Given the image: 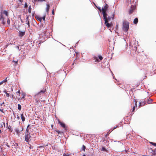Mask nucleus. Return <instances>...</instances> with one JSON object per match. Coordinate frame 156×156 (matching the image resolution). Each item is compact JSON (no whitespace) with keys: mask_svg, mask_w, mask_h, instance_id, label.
<instances>
[{"mask_svg":"<svg viewBox=\"0 0 156 156\" xmlns=\"http://www.w3.org/2000/svg\"><path fill=\"white\" fill-rule=\"evenodd\" d=\"M132 6H131V8L129 11V13L130 14L132 13L134 11V10H133V9H132V8H133Z\"/></svg>","mask_w":156,"mask_h":156,"instance_id":"14","label":"nucleus"},{"mask_svg":"<svg viewBox=\"0 0 156 156\" xmlns=\"http://www.w3.org/2000/svg\"><path fill=\"white\" fill-rule=\"evenodd\" d=\"M18 93H19L20 92V91H18Z\"/></svg>","mask_w":156,"mask_h":156,"instance_id":"49","label":"nucleus"},{"mask_svg":"<svg viewBox=\"0 0 156 156\" xmlns=\"http://www.w3.org/2000/svg\"><path fill=\"white\" fill-rule=\"evenodd\" d=\"M83 156H86L85 154H83Z\"/></svg>","mask_w":156,"mask_h":156,"instance_id":"47","label":"nucleus"},{"mask_svg":"<svg viewBox=\"0 0 156 156\" xmlns=\"http://www.w3.org/2000/svg\"><path fill=\"white\" fill-rule=\"evenodd\" d=\"M2 132H1V130L0 129V134Z\"/></svg>","mask_w":156,"mask_h":156,"instance_id":"46","label":"nucleus"},{"mask_svg":"<svg viewBox=\"0 0 156 156\" xmlns=\"http://www.w3.org/2000/svg\"><path fill=\"white\" fill-rule=\"evenodd\" d=\"M31 137L30 133H25L24 136L25 141L29 143L30 141V139Z\"/></svg>","mask_w":156,"mask_h":156,"instance_id":"3","label":"nucleus"},{"mask_svg":"<svg viewBox=\"0 0 156 156\" xmlns=\"http://www.w3.org/2000/svg\"><path fill=\"white\" fill-rule=\"evenodd\" d=\"M145 104V102L143 100H142L139 103V106H144Z\"/></svg>","mask_w":156,"mask_h":156,"instance_id":"9","label":"nucleus"},{"mask_svg":"<svg viewBox=\"0 0 156 156\" xmlns=\"http://www.w3.org/2000/svg\"><path fill=\"white\" fill-rule=\"evenodd\" d=\"M31 8L30 6L29 9H28V12L29 13H30L31 12Z\"/></svg>","mask_w":156,"mask_h":156,"instance_id":"22","label":"nucleus"},{"mask_svg":"<svg viewBox=\"0 0 156 156\" xmlns=\"http://www.w3.org/2000/svg\"><path fill=\"white\" fill-rule=\"evenodd\" d=\"M83 150L84 151H85V147L84 146V145H83Z\"/></svg>","mask_w":156,"mask_h":156,"instance_id":"34","label":"nucleus"},{"mask_svg":"<svg viewBox=\"0 0 156 156\" xmlns=\"http://www.w3.org/2000/svg\"><path fill=\"white\" fill-rule=\"evenodd\" d=\"M27 6V3H26V4H25V7H26V6Z\"/></svg>","mask_w":156,"mask_h":156,"instance_id":"44","label":"nucleus"},{"mask_svg":"<svg viewBox=\"0 0 156 156\" xmlns=\"http://www.w3.org/2000/svg\"><path fill=\"white\" fill-rule=\"evenodd\" d=\"M131 6H133L132 9H133V10H134L136 8L135 6V5H132Z\"/></svg>","mask_w":156,"mask_h":156,"instance_id":"30","label":"nucleus"},{"mask_svg":"<svg viewBox=\"0 0 156 156\" xmlns=\"http://www.w3.org/2000/svg\"><path fill=\"white\" fill-rule=\"evenodd\" d=\"M21 117L22 121L23 122L25 120V118L24 116L23 113L21 114Z\"/></svg>","mask_w":156,"mask_h":156,"instance_id":"13","label":"nucleus"},{"mask_svg":"<svg viewBox=\"0 0 156 156\" xmlns=\"http://www.w3.org/2000/svg\"><path fill=\"white\" fill-rule=\"evenodd\" d=\"M23 129L21 128L20 126L19 127L15 129V131H16V134L19 135L20 133V131H22L23 130Z\"/></svg>","mask_w":156,"mask_h":156,"instance_id":"4","label":"nucleus"},{"mask_svg":"<svg viewBox=\"0 0 156 156\" xmlns=\"http://www.w3.org/2000/svg\"><path fill=\"white\" fill-rule=\"evenodd\" d=\"M6 21V20H5L2 15H1L0 16V23H1L2 24L4 25L5 24Z\"/></svg>","mask_w":156,"mask_h":156,"instance_id":"5","label":"nucleus"},{"mask_svg":"<svg viewBox=\"0 0 156 156\" xmlns=\"http://www.w3.org/2000/svg\"><path fill=\"white\" fill-rule=\"evenodd\" d=\"M151 144L153 145L154 146H156V143H154L153 142H151L150 143Z\"/></svg>","mask_w":156,"mask_h":156,"instance_id":"24","label":"nucleus"},{"mask_svg":"<svg viewBox=\"0 0 156 156\" xmlns=\"http://www.w3.org/2000/svg\"><path fill=\"white\" fill-rule=\"evenodd\" d=\"M19 18H20V19L21 22L22 23H23V21L21 19V16L20 15L19 16Z\"/></svg>","mask_w":156,"mask_h":156,"instance_id":"32","label":"nucleus"},{"mask_svg":"<svg viewBox=\"0 0 156 156\" xmlns=\"http://www.w3.org/2000/svg\"><path fill=\"white\" fill-rule=\"evenodd\" d=\"M98 9H99L100 11V10H101V8H100V7H99V8H98Z\"/></svg>","mask_w":156,"mask_h":156,"instance_id":"42","label":"nucleus"},{"mask_svg":"<svg viewBox=\"0 0 156 156\" xmlns=\"http://www.w3.org/2000/svg\"><path fill=\"white\" fill-rule=\"evenodd\" d=\"M44 1H45V0H34V2H41Z\"/></svg>","mask_w":156,"mask_h":156,"instance_id":"20","label":"nucleus"},{"mask_svg":"<svg viewBox=\"0 0 156 156\" xmlns=\"http://www.w3.org/2000/svg\"><path fill=\"white\" fill-rule=\"evenodd\" d=\"M38 20L40 21H41L42 20V18H40L38 19Z\"/></svg>","mask_w":156,"mask_h":156,"instance_id":"36","label":"nucleus"},{"mask_svg":"<svg viewBox=\"0 0 156 156\" xmlns=\"http://www.w3.org/2000/svg\"><path fill=\"white\" fill-rule=\"evenodd\" d=\"M7 77L4 80L2 81L1 82H0V85L2 84L3 83H5L7 81Z\"/></svg>","mask_w":156,"mask_h":156,"instance_id":"12","label":"nucleus"},{"mask_svg":"<svg viewBox=\"0 0 156 156\" xmlns=\"http://www.w3.org/2000/svg\"><path fill=\"white\" fill-rule=\"evenodd\" d=\"M138 22V19L137 18H135L133 20V23L135 24H136Z\"/></svg>","mask_w":156,"mask_h":156,"instance_id":"15","label":"nucleus"},{"mask_svg":"<svg viewBox=\"0 0 156 156\" xmlns=\"http://www.w3.org/2000/svg\"><path fill=\"white\" fill-rule=\"evenodd\" d=\"M135 106H134L133 108V111L135 110Z\"/></svg>","mask_w":156,"mask_h":156,"instance_id":"41","label":"nucleus"},{"mask_svg":"<svg viewBox=\"0 0 156 156\" xmlns=\"http://www.w3.org/2000/svg\"><path fill=\"white\" fill-rule=\"evenodd\" d=\"M4 102H3L2 103V104L1 105H2V104H4Z\"/></svg>","mask_w":156,"mask_h":156,"instance_id":"48","label":"nucleus"},{"mask_svg":"<svg viewBox=\"0 0 156 156\" xmlns=\"http://www.w3.org/2000/svg\"><path fill=\"white\" fill-rule=\"evenodd\" d=\"M30 126V125H28L27 126V128H28V127Z\"/></svg>","mask_w":156,"mask_h":156,"instance_id":"45","label":"nucleus"},{"mask_svg":"<svg viewBox=\"0 0 156 156\" xmlns=\"http://www.w3.org/2000/svg\"><path fill=\"white\" fill-rule=\"evenodd\" d=\"M117 127V126H115L114 127L113 129V130L115 129Z\"/></svg>","mask_w":156,"mask_h":156,"instance_id":"39","label":"nucleus"},{"mask_svg":"<svg viewBox=\"0 0 156 156\" xmlns=\"http://www.w3.org/2000/svg\"><path fill=\"white\" fill-rule=\"evenodd\" d=\"M26 22H27L28 21V17H26Z\"/></svg>","mask_w":156,"mask_h":156,"instance_id":"38","label":"nucleus"},{"mask_svg":"<svg viewBox=\"0 0 156 156\" xmlns=\"http://www.w3.org/2000/svg\"><path fill=\"white\" fill-rule=\"evenodd\" d=\"M18 109L19 110H20L21 109V106L20 104L18 105Z\"/></svg>","mask_w":156,"mask_h":156,"instance_id":"17","label":"nucleus"},{"mask_svg":"<svg viewBox=\"0 0 156 156\" xmlns=\"http://www.w3.org/2000/svg\"><path fill=\"white\" fill-rule=\"evenodd\" d=\"M7 23L8 24H9L10 23V20L8 18L7 21Z\"/></svg>","mask_w":156,"mask_h":156,"instance_id":"23","label":"nucleus"},{"mask_svg":"<svg viewBox=\"0 0 156 156\" xmlns=\"http://www.w3.org/2000/svg\"><path fill=\"white\" fill-rule=\"evenodd\" d=\"M3 110V109H0V111L1 112H2Z\"/></svg>","mask_w":156,"mask_h":156,"instance_id":"43","label":"nucleus"},{"mask_svg":"<svg viewBox=\"0 0 156 156\" xmlns=\"http://www.w3.org/2000/svg\"><path fill=\"white\" fill-rule=\"evenodd\" d=\"M3 13L5 15L7 16H8V13L7 11L6 10H4L3 11Z\"/></svg>","mask_w":156,"mask_h":156,"instance_id":"16","label":"nucleus"},{"mask_svg":"<svg viewBox=\"0 0 156 156\" xmlns=\"http://www.w3.org/2000/svg\"><path fill=\"white\" fill-rule=\"evenodd\" d=\"M23 0H18L17 2H19L20 4H21Z\"/></svg>","mask_w":156,"mask_h":156,"instance_id":"29","label":"nucleus"},{"mask_svg":"<svg viewBox=\"0 0 156 156\" xmlns=\"http://www.w3.org/2000/svg\"><path fill=\"white\" fill-rule=\"evenodd\" d=\"M19 37H22L25 34V32L19 31Z\"/></svg>","mask_w":156,"mask_h":156,"instance_id":"8","label":"nucleus"},{"mask_svg":"<svg viewBox=\"0 0 156 156\" xmlns=\"http://www.w3.org/2000/svg\"><path fill=\"white\" fill-rule=\"evenodd\" d=\"M134 102H135V106H137V104H136V103H137V101H136L134 99Z\"/></svg>","mask_w":156,"mask_h":156,"instance_id":"35","label":"nucleus"},{"mask_svg":"<svg viewBox=\"0 0 156 156\" xmlns=\"http://www.w3.org/2000/svg\"><path fill=\"white\" fill-rule=\"evenodd\" d=\"M45 91V90H41L40 92V93H44Z\"/></svg>","mask_w":156,"mask_h":156,"instance_id":"27","label":"nucleus"},{"mask_svg":"<svg viewBox=\"0 0 156 156\" xmlns=\"http://www.w3.org/2000/svg\"><path fill=\"white\" fill-rule=\"evenodd\" d=\"M42 18V19L44 21H45V16H43Z\"/></svg>","mask_w":156,"mask_h":156,"instance_id":"28","label":"nucleus"},{"mask_svg":"<svg viewBox=\"0 0 156 156\" xmlns=\"http://www.w3.org/2000/svg\"><path fill=\"white\" fill-rule=\"evenodd\" d=\"M114 15V14L112 15V17H110L109 16H108L107 17H106V19L107 20V21L108 22L112 21L113 20Z\"/></svg>","mask_w":156,"mask_h":156,"instance_id":"6","label":"nucleus"},{"mask_svg":"<svg viewBox=\"0 0 156 156\" xmlns=\"http://www.w3.org/2000/svg\"><path fill=\"white\" fill-rule=\"evenodd\" d=\"M108 9V5L105 3V5L103 8H102V13L103 15V17L105 18H106V16H107V14L106 12Z\"/></svg>","mask_w":156,"mask_h":156,"instance_id":"2","label":"nucleus"},{"mask_svg":"<svg viewBox=\"0 0 156 156\" xmlns=\"http://www.w3.org/2000/svg\"><path fill=\"white\" fill-rule=\"evenodd\" d=\"M4 92L6 96L7 97H9V93H7L5 90H4Z\"/></svg>","mask_w":156,"mask_h":156,"instance_id":"19","label":"nucleus"},{"mask_svg":"<svg viewBox=\"0 0 156 156\" xmlns=\"http://www.w3.org/2000/svg\"><path fill=\"white\" fill-rule=\"evenodd\" d=\"M63 156H69V154L64 153L63 154Z\"/></svg>","mask_w":156,"mask_h":156,"instance_id":"33","label":"nucleus"},{"mask_svg":"<svg viewBox=\"0 0 156 156\" xmlns=\"http://www.w3.org/2000/svg\"><path fill=\"white\" fill-rule=\"evenodd\" d=\"M113 76V78H114V76Z\"/></svg>","mask_w":156,"mask_h":156,"instance_id":"50","label":"nucleus"},{"mask_svg":"<svg viewBox=\"0 0 156 156\" xmlns=\"http://www.w3.org/2000/svg\"><path fill=\"white\" fill-rule=\"evenodd\" d=\"M47 7L46 8V11L47 12H48L49 9H50V5L48 4H46Z\"/></svg>","mask_w":156,"mask_h":156,"instance_id":"11","label":"nucleus"},{"mask_svg":"<svg viewBox=\"0 0 156 156\" xmlns=\"http://www.w3.org/2000/svg\"><path fill=\"white\" fill-rule=\"evenodd\" d=\"M101 150L105 151H107L106 149L104 147H102Z\"/></svg>","mask_w":156,"mask_h":156,"instance_id":"21","label":"nucleus"},{"mask_svg":"<svg viewBox=\"0 0 156 156\" xmlns=\"http://www.w3.org/2000/svg\"><path fill=\"white\" fill-rule=\"evenodd\" d=\"M29 129H28V128H27L26 129V131L25 132V133H27L28 132V133H30L29 132Z\"/></svg>","mask_w":156,"mask_h":156,"instance_id":"26","label":"nucleus"},{"mask_svg":"<svg viewBox=\"0 0 156 156\" xmlns=\"http://www.w3.org/2000/svg\"><path fill=\"white\" fill-rule=\"evenodd\" d=\"M54 9H53L52 10V14H53V15L54 14Z\"/></svg>","mask_w":156,"mask_h":156,"instance_id":"40","label":"nucleus"},{"mask_svg":"<svg viewBox=\"0 0 156 156\" xmlns=\"http://www.w3.org/2000/svg\"><path fill=\"white\" fill-rule=\"evenodd\" d=\"M152 100L151 99H149L147 103L148 104H150L152 103Z\"/></svg>","mask_w":156,"mask_h":156,"instance_id":"18","label":"nucleus"},{"mask_svg":"<svg viewBox=\"0 0 156 156\" xmlns=\"http://www.w3.org/2000/svg\"><path fill=\"white\" fill-rule=\"evenodd\" d=\"M26 24H27L29 26V27L30 26V22L29 21H28L27 22H26Z\"/></svg>","mask_w":156,"mask_h":156,"instance_id":"31","label":"nucleus"},{"mask_svg":"<svg viewBox=\"0 0 156 156\" xmlns=\"http://www.w3.org/2000/svg\"><path fill=\"white\" fill-rule=\"evenodd\" d=\"M106 18H104V20H105V24L106 25L108 28H109L111 27V24L108 23L109 22H108L107 21V20L106 19Z\"/></svg>","mask_w":156,"mask_h":156,"instance_id":"7","label":"nucleus"},{"mask_svg":"<svg viewBox=\"0 0 156 156\" xmlns=\"http://www.w3.org/2000/svg\"><path fill=\"white\" fill-rule=\"evenodd\" d=\"M58 123H59L61 126H62L64 129H66V125L64 123L60 122L59 121H58Z\"/></svg>","mask_w":156,"mask_h":156,"instance_id":"10","label":"nucleus"},{"mask_svg":"<svg viewBox=\"0 0 156 156\" xmlns=\"http://www.w3.org/2000/svg\"><path fill=\"white\" fill-rule=\"evenodd\" d=\"M98 58H99V59L100 60H102L103 59V57L102 56H98Z\"/></svg>","mask_w":156,"mask_h":156,"instance_id":"25","label":"nucleus"},{"mask_svg":"<svg viewBox=\"0 0 156 156\" xmlns=\"http://www.w3.org/2000/svg\"><path fill=\"white\" fill-rule=\"evenodd\" d=\"M123 30L126 32L128 31L129 28V22L126 21H124L123 23Z\"/></svg>","mask_w":156,"mask_h":156,"instance_id":"1","label":"nucleus"},{"mask_svg":"<svg viewBox=\"0 0 156 156\" xmlns=\"http://www.w3.org/2000/svg\"><path fill=\"white\" fill-rule=\"evenodd\" d=\"M20 119V117L18 115L16 117V119L17 120H19Z\"/></svg>","mask_w":156,"mask_h":156,"instance_id":"37","label":"nucleus"}]
</instances>
